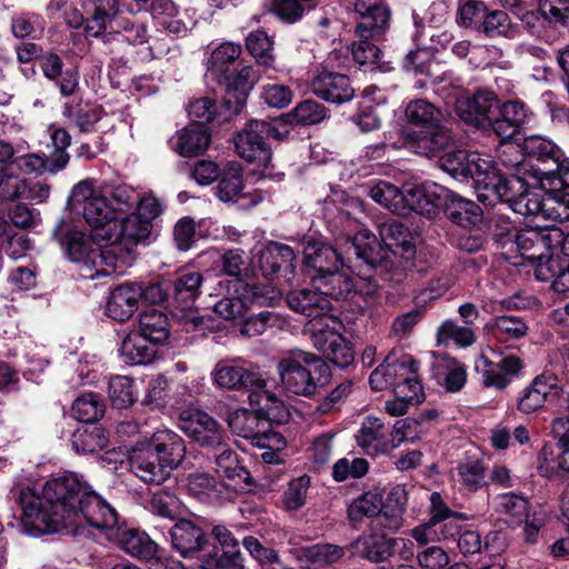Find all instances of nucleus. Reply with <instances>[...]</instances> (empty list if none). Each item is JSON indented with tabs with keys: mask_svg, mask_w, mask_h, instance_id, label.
Here are the masks:
<instances>
[{
	"mask_svg": "<svg viewBox=\"0 0 569 569\" xmlns=\"http://www.w3.org/2000/svg\"><path fill=\"white\" fill-rule=\"evenodd\" d=\"M83 491H88L73 476L50 479L42 498L30 489L20 493L21 526L27 533H59L77 522V508Z\"/></svg>",
	"mask_w": 569,
	"mask_h": 569,
	"instance_id": "obj_1",
	"label": "nucleus"
},
{
	"mask_svg": "<svg viewBox=\"0 0 569 569\" xmlns=\"http://www.w3.org/2000/svg\"><path fill=\"white\" fill-rule=\"evenodd\" d=\"M186 456L184 441L180 436L162 430L150 441L134 446L128 457L131 471L146 483L160 485Z\"/></svg>",
	"mask_w": 569,
	"mask_h": 569,
	"instance_id": "obj_2",
	"label": "nucleus"
},
{
	"mask_svg": "<svg viewBox=\"0 0 569 569\" xmlns=\"http://www.w3.org/2000/svg\"><path fill=\"white\" fill-rule=\"evenodd\" d=\"M382 242L367 229L359 230L349 242L348 250L369 269L388 267V254L410 258L415 253L409 229L398 220L385 222L379 228Z\"/></svg>",
	"mask_w": 569,
	"mask_h": 569,
	"instance_id": "obj_3",
	"label": "nucleus"
},
{
	"mask_svg": "<svg viewBox=\"0 0 569 569\" xmlns=\"http://www.w3.org/2000/svg\"><path fill=\"white\" fill-rule=\"evenodd\" d=\"M280 387L288 396L313 398L331 379L330 367L313 353L293 351L277 365Z\"/></svg>",
	"mask_w": 569,
	"mask_h": 569,
	"instance_id": "obj_4",
	"label": "nucleus"
},
{
	"mask_svg": "<svg viewBox=\"0 0 569 569\" xmlns=\"http://www.w3.org/2000/svg\"><path fill=\"white\" fill-rule=\"evenodd\" d=\"M391 350L383 362L370 375L369 383L376 391L392 389L402 398L417 399L422 395V386L418 380V362L410 355L396 357Z\"/></svg>",
	"mask_w": 569,
	"mask_h": 569,
	"instance_id": "obj_5",
	"label": "nucleus"
},
{
	"mask_svg": "<svg viewBox=\"0 0 569 569\" xmlns=\"http://www.w3.org/2000/svg\"><path fill=\"white\" fill-rule=\"evenodd\" d=\"M212 378L219 387L250 391L248 396L250 405L267 415L272 408L282 407V402L277 396L264 389L266 381L261 376L241 365L218 362Z\"/></svg>",
	"mask_w": 569,
	"mask_h": 569,
	"instance_id": "obj_6",
	"label": "nucleus"
},
{
	"mask_svg": "<svg viewBox=\"0 0 569 569\" xmlns=\"http://www.w3.org/2000/svg\"><path fill=\"white\" fill-rule=\"evenodd\" d=\"M70 200L73 204H82V214L91 227V239L94 242L110 240L111 229H114L117 216L103 191H97L88 181L76 184L71 191Z\"/></svg>",
	"mask_w": 569,
	"mask_h": 569,
	"instance_id": "obj_7",
	"label": "nucleus"
},
{
	"mask_svg": "<svg viewBox=\"0 0 569 569\" xmlns=\"http://www.w3.org/2000/svg\"><path fill=\"white\" fill-rule=\"evenodd\" d=\"M526 150L539 162L536 164V181L543 189L569 188V158L551 141L530 137Z\"/></svg>",
	"mask_w": 569,
	"mask_h": 569,
	"instance_id": "obj_8",
	"label": "nucleus"
},
{
	"mask_svg": "<svg viewBox=\"0 0 569 569\" xmlns=\"http://www.w3.org/2000/svg\"><path fill=\"white\" fill-rule=\"evenodd\" d=\"M340 322L328 315L318 319H310L303 328L312 346L329 361L340 368H346L355 360L352 346L338 331Z\"/></svg>",
	"mask_w": 569,
	"mask_h": 569,
	"instance_id": "obj_9",
	"label": "nucleus"
},
{
	"mask_svg": "<svg viewBox=\"0 0 569 569\" xmlns=\"http://www.w3.org/2000/svg\"><path fill=\"white\" fill-rule=\"evenodd\" d=\"M62 246L70 260L81 264V276L86 279H96L100 276H111L117 273L113 268L112 259L114 251L103 247L93 246L84 233L80 231H69Z\"/></svg>",
	"mask_w": 569,
	"mask_h": 569,
	"instance_id": "obj_10",
	"label": "nucleus"
},
{
	"mask_svg": "<svg viewBox=\"0 0 569 569\" xmlns=\"http://www.w3.org/2000/svg\"><path fill=\"white\" fill-rule=\"evenodd\" d=\"M114 229H111L110 240H104L108 250L114 251L112 259L117 273H124L134 260V250L139 241L146 239L151 232V224L142 221L139 216L131 212L120 220L114 221Z\"/></svg>",
	"mask_w": 569,
	"mask_h": 569,
	"instance_id": "obj_11",
	"label": "nucleus"
},
{
	"mask_svg": "<svg viewBox=\"0 0 569 569\" xmlns=\"http://www.w3.org/2000/svg\"><path fill=\"white\" fill-rule=\"evenodd\" d=\"M289 134V129L278 127L276 120H251L248 126L238 133L234 139V148L239 157L248 162H257L259 166L268 167L271 161V148L267 142L268 138L277 140Z\"/></svg>",
	"mask_w": 569,
	"mask_h": 569,
	"instance_id": "obj_12",
	"label": "nucleus"
},
{
	"mask_svg": "<svg viewBox=\"0 0 569 569\" xmlns=\"http://www.w3.org/2000/svg\"><path fill=\"white\" fill-rule=\"evenodd\" d=\"M565 231L557 226L527 227L515 236V244L520 254L527 260L545 259L547 252H561Z\"/></svg>",
	"mask_w": 569,
	"mask_h": 569,
	"instance_id": "obj_13",
	"label": "nucleus"
},
{
	"mask_svg": "<svg viewBox=\"0 0 569 569\" xmlns=\"http://www.w3.org/2000/svg\"><path fill=\"white\" fill-rule=\"evenodd\" d=\"M181 431L197 446L209 451H219L227 446L228 438L220 423L207 412L196 410L181 416Z\"/></svg>",
	"mask_w": 569,
	"mask_h": 569,
	"instance_id": "obj_14",
	"label": "nucleus"
},
{
	"mask_svg": "<svg viewBox=\"0 0 569 569\" xmlns=\"http://www.w3.org/2000/svg\"><path fill=\"white\" fill-rule=\"evenodd\" d=\"M84 523L96 530H111L117 527L118 513L93 491H83L77 508V522L70 526L68 533L84 529Z\"/></svg>",
	"mask_w": 569,
	"mask_h": 569,
	"instance_id": "obj_15",
	"label": "nucleus"
},
{
	"mask_svg": "<svg viewBox=\"0 0 569 569\" xmlns=\"http://www.w3.org/2000/svg\"><path fill=\"white\" fill-rule=\"evenodd\" d=\"M401 139L407 150L427 158L438 156L453 143L450 129L442 122L420 130L403 128Z\"/></svg>",
	"mask_w": 569,
	"mask_h": 569,
	"instance_id": "obj_16",
	"label": "nucleus"
},
{
	"mask_svg": "<svg viewBox=\"0 0 569 569\" xmlns=\"http://www.w3.org/2000/svg\"><path fill=\"white\" fill-rule=\"evenodd\" d=\"M352 238H348L346 241L347 247ZM347 257L338 252V250L331 244L319 241L309 240L303 247V262L305 268L311 280H316L320 276L328 272L337 271L342 267H349L351 262L350 256L352 251L347 249Z\"/></svg>",
	"mask_w": 569,
	"mask_h": 569,
	"instance_id": "obj_17",
	"label": "nucleus"
},
{
	"mask_svg": "<svg viewBox=\"0 0 569 569\" xmlns=\"http://www.w3.org/2000/svg\"><path fill=\"white\" fill-rule=\"evenodd\" d=\"M203 280L204 278L200 271L182 270L177 273L170 284V296L177 307H180L183 311L181 318L184 325H191L194 329L202 326L203 318L197 316L190 309L201 293Z\"/></svg>",
	"mask_w": 569,
	"mask_h": 569,
	"instance_id": "obj_18",
	"label": "nucleus"
},
{
	"mask_svg": "<svg viewBox=\"0 0 569 569\" xmlns=\"http://www.w3.org/2000/svg\"><path fill=\"white\" fill-rule=\"evenodd\" d=\"M121 550L147 563L149 569H181V562L167 556L150 536H114Z\"/></svg>",
	"mask_w": 569,
	"mask_h": 569,
	"instance_id": "obj_19",
	"label": "nucleus"
},
{
	"mask_svg": "<svg viewBox=\"0 0 569 569\" xmlns=\"http://www.w3.org/2000/svg\"><path fill=\"white\" fill-rule=\"evenodd\" d=\"M497 109V96L489 90H478L457 104L460 118L477 128H491Z\"/></svg>",
	"mask_w": 569,
	"mask_h": 569,
	"instance_id": "obj_20",
	"label": "nucleus"
},
{
	"mask_svg": "<svg viewBox=\"0 0 569 569\" xmlns=\"http://www.w3.org/2000/svg\"><path fill=\"white\" fill-rule=\"evenodd\" d=\"M353 10L359 16L356 27L358 37L383 39L389 29L390 10L378 0H356Z\"/></svg>",
	"mask_w": 569,
	"mask_h": 569,
	"instance_id": "obj_21",
	"label": "nucleus"
},
{
	"mask_svg": "<svg viewBox=\"0 0 569 569\" xmlns=\"http://www.w3.org/2000/svg\"><path fill=\"white\" fill-rule=\"evenodd\" d=\"M311 91L320 99L331 103H345L355 96V89L348 76L323 69L313 76Z\"/></svg>",
	"mask_w": 569,
	"mask_h": 569,
	"instance_id": "obj_22",
	"label": "nucleus"
},
{
	"mask_svg": "<svg viewBox=\"0 0 569 569\" xmlns=\"http://www.w3.org/2000/svg\"><path fill=\"white\" fill-rule=\"evenodd\" d=\"M358 446L370 456L388 453L395 449L389 427L379 418L366 417L356 435Z\"/></svg>",
	"mask_w": 569,
	"mask_h": 569,
	"instance_id": "obj_23",
	"label": "nucleus"
},
{
	"mask_svg": "<svg viewBox=\"0 0 569 569\" xmlns=\"http://www.w3.org/2000/svg\"><path fill=\"white\" fill-rule=\"evenodd\" d=\"M211 143V132L203 124L190 123L178 130L169 140L170 148L184 158L198 157L207 151Z\"/></svg>",
	"mask_w": 569,
	"mask_h": 569,
	"instance_id": "obj_24",
	"label": "nucleus"
},
{
	"mask_svg": "<svg viewBox=\"0 0 569 569\" xmlns=\"http://www.w3.org/2000/svg\"><path fill=\"white\" fill-rule=\"evenodd\" d=\"M349 518L352 521H359L362 517L377 518V522L388 530H397L401 519L398 515L389 517L387 512H382L381 495L368 491L356 499L348 509Z\"/></svg>",
	"mask_w": 569,
	"mask_h": 569,
	"instance_id": "obj_25",
	"label": "nucleus"
},
{
	"mask_svg": "<svg viewBox=\"0 0 569 569\" xmlns=\"http://www.w3.org/2000/svg\"><path fill=\"white\" fill-rule=\"evenodd\" d=\"M39 67L43 76L54 81L63 97L73 96L79 87V73L73 68L63 69V61L56 52L42 53Z\"/></svg>",
	"mask_w": 569,
	"mask_h": 569,
	"instance_id": "obj_26",
	"label": "nucleus"
},
{
	"mask_svg": "<svg viewBox=\"0 0 569 569\" xmlns=\"http://www.w3.org/2000/svg\"><path fill=\"white\" fill-rule=\"evenodd\" d=\"M141 293L137 282H126L116 287L107 301V315L121 322L130 319L138 309Z\"/></svg>",
	"mask_w": 569,
	"mask_h": 569,
	"instance_id": "obj_27",
	"label": "nucleus"
},
{
	"mask_svg": "<svg viewBox=\"0 0 569 569\" xmlns=\"http://www.w3.org/2000/svg\"><path fill=\"white\" fill-rule=\"evenodd\" d=\"M499 113L492 121L491 129L502 140L512 138L528 122L530 112L527 106L518 100H510L498 106Z\"/></svg>",
	"mask_w": 569,
	"mask_h": 569,
	"instance_id": "obj_28",
	"label": "nucleus"
},
{
	"mask_svg": "<svg viewBox=\"0 0 569 569\" xmlns=\"http://www.w3.org/2000/svg\"><path fill=\"white\" fill-rule=\"evenodd\" d=\"M439 167L455 179L467 180L470 178L472 180L479 170L488 168V160L478 153L455 150L440 157Z\"/></svg>",
	"mask_w": 569,
	"mask_h": 569,
	"instance_id": "obj_29",
	"label": "nucleus"
},
{
	"mask_svg": "<svg viewBox=\"0 0 569 569\" xmlns=\"http://www.w3.org/2000/svg\"><path fill=\"white\" fill-rule=\"evenodd\" d=\"M295 261L292 248L278 242L270 243L259 254V267L266 278H273L281 272L292 274Z\"/></svg>",
	"mask_w": 569,
	"mask_h": 569,
	"instance_id": "obj_30",
	"label": "nucleus"
},
{
	"mask_svg": "<svg viewBox=\"0 0 569 569\" xmlns=\"http://www.w3.org/2000/svg\"><path fill=\"white\" fill-rule=\"evenodd\" d=\"M287 303L291 310L310 319L326 317L332 310L330 300L318 288L292 290L287 295Z\"/></svg>",
	"mask_w": 569,
	"mask_h": 569,
	"instance_id": "obj_31",
	"label": "nucleus"
},
{
	"mask_svg": "<svg viewBox=\"0 0 569 569\" xmlns=\"http://www.w3.org/2000/svg\"><path fill=\"white\" fill-rule=\"evenodd\" d=\"M86 14L84 33L97 38L106 32L107 26L118 13V0H82Z\"/></svg>",
	"mask_w": 569,
	"mask_h": 569,
	"instance_id": "obj_32",
	"label": "nucleus"
},
{
	"mask_svg": "<svg viewBox=\"0 0 569 569\" xmlns=\"http://www.w3.org/2000/svg\"><path fill=\"white\" fill-rule=\"evenodd\" d=\"M527 138L525 141H527ZM539 161L533 159L526 150V142L522 146L511 142H503L498 151L497 164L507 170L506 173L528 174L536 180V164Z\"/></svg>",
	"mask_w": 569,
	"mask_h": 569,
	"instance_id": "obj_33",
	"label": "nucleus"
},
{
	"mask_svg": "<svg viewBox=\"0 0 569 569\" xmlns=\"http://www.w3.org/2000/svg\"><path fill=\"white\" fill-rule=\"evenodd\" d=\"M226 104L232 112L238 113L247 102L248 92L258 80L257 72L253 67L246 66L236 73L226 76Z\"/></svg>",
	"mask_w": 569,
	"mask_h": 569,
	"instance_id": "obj_34",
	"label": "nucleus"
},
{
	"mask_svg": "<svg viewBox=\"0 0 569 569\" xmlns=\"http://www.w3.org/2000/svg\"><path fill=\"white\" fill-rule=\"evenodd\" d=\"M221 536H171L172 547L184 558H196L207 565L217 556Z\"/></svg>",
	"mask_w": 569,
	"mask_h": 569,
	"instance_id": "obj_35",
	"label": "nucleus"
},
{
	"mask_svg": "<svg viewBox=\"0 0 569 569\" xmlns=\"http://www.w3.org/2000/svg\"><path fill=\"white\" fill-rule=\"evenodd\" d=\"M445 213L456 224L469 229L482 219L480 207L457 193L450 192L445 199Z\"/></svg>",
	"mask_w": 569,
	"mask_h": 569,
	"instance_id": "obj_36",
	"label": "nucleus"
},
{
	"mask_svg": "<svg viewBox=\"0 0 569 569\" xmlns=\"http://www.w3.org/2000/svg\"><path fill=\"white\" fill-rule=\"evenodd\" d=\"M228 425L237 436L252 440H259L269 427L268 421L261 417L258 410L247 409H237L230 412Z\"/></svg>",
	"mask_w": 569,
	"mask_h": 569,
	"instance_id": "obj_37",
	"label": "nucleus"
},
{
	"mask_svg": "<svg viewBox=\"0 0 569 569\" xmlns=\"http://www.w3.org/2000/svg\"><path fill=\"white\" fill-rule=\"evenodd\" d=\"M405 216L411 211L432 217L440 207V197L420 184L403 187Z\"/></svg>",
	"mask_w": 569,
	"mask_h": 569,
	"instance_id": "obj_38",
	"label": "nucleus"
},
{
	"mask_svg": "<svg viewBox=\"0 0 569 569\" xmlns=\"http://www.w3.org/2000/svg\"><path fill=\"white\" fill-rule=\"evenodd\" d=\"M327 117V109L321 103L307 99L298 103L290 112L274 118L276 124L281 130L288 126H310L322 121Z\"/></svg>",
	"mask_w": 569,
	"mask_h": 569,
	"instance_id": "obj_39",
	"label": "nucleus"
},
{
	"mask_svg": "<svg viewBox=\"0 0 569 569\" xmlns=\"http://www.w3.org/2000/svg\"><path fill=\"white\" fill-rule=\"evenodd\" d=\"M338 545L319 543L297 549V559L307 569H319L337 562L343 556Z\"/></svg>",
	"mask_w": 569,
	"mask_h": 569,
	"instance_id": "obj_40",
	"label": "nucleus"
},
{
	"mask_svg": "<svg viewBox=\"0 0 569 569\" xmlns=\"http://www.w3.org/2000/svg\"><path fill=\"white\" fill-rule=\"evenodd\" d=\"M472 181L480 202L492 207L501 202V169L495 167L491 161L488 160V168L479 170L472 178Z\"/></svg>",
	"mask_w": 569,
	"mask_h": 569,
	"instance_id": "obj_41",
	"label": "nucleus"
},
{
	"mask_svg": "<svg viewBox=\"0 0 569 569\" xmlns=\"http://www.w3.org/2000/svg\"><path fill=\"white\" fill-rule=\"evenodd\" d=\"M243 172L238 162H228L222 169L216 187L217 197L223 202H237L244 197Z\"/></svg>",
	"mask_w": 569,
	"mask_h": 569,
	"instance_id": "obj_42",
	"label": "nucleus"
},
{
	"mask_svg": "<svg viewBox=\"0 0 569 569\" xmlns=\"http://www.w3.org/2000/svg\"><path fill=\"white\" fill-rule=\"evenodd\" d=\"M137 331L151 343L163 345L170 335L168 317L153 308L146 310L139 315Z\"/></svg>",
	"mask_w": 569,
	"mask_h": 569,
	"instance_id": "obj_43",
	"label": "nucleus"
},
{
	"mask_svg": "<svg viewBox=\"0 0 569 569\" xmlns=\"http://www.w3.org/2000/svg\"><path fill=\"white\" fill-rule=\"evenodd\" d=\"M120 352L130 365H146L154 359L157 350L156 345L136 330L129 332L122 340Z\"/></svg>",
	"mask_w": 569,
	"mask_h": 569,
	"instance_id": "obj_44",
	"label": "nucleus"
},
{
	"mask_svg": "<svg viewBox=\"0 0 569 569\" xmlns=\"http://www.w3.org/2000/svg\"><path fill=\"white\" fill-rule=\"evenodd\" d=\"M71 443L77 452L93 453L108 446L109 437L102 426L89 423L76 429L71 436Z\"/></svg>",
	"mask_w": 569,
	"mask_h": 569,
	"instance_id": "obj_45",
	"label": "nucleus"
},
{
	"mask_svg": "<svg viewBox=\"0 0 569 569\" xmlns=\"http://www.w3.org/2000/svg\"><path fill=\"white\" fill-rule=\"evenodd\" d=\"M216 457L217 472L233 482L234 486L251 485L252 479L249 471L240 465L238 455L228 445L220 449Z\"/></svg>",
	"mask_w": 569,
	"mask_h": 569,
	"instance_id": "obj_46",
	"label": "nucleus"
},
{
	"mask_svg": "<svg viewBox=\"0 0 569 569\" xmlns=\"http://www.w3.org/2000/svg\"><path fill=\"white\" fill-rule=\"evenodd\" d=\"M535 261H537L536 278L542 282L551 281V287L556 291V281L569 271V257L559 250H552L546 253L545 259Z\"/></svg>",
	"mask_w": 569,
	"mask_h": 569,
	"instance_id": "obj_47",
	"label": "nucleus"
},
{
	"mask_svg": "<svg viewBox=\"0 0 569 569\" xmlns=\"http://www.w3.org/2000/svg\"><path fill=\"white\" fill-rule=\"evenodd\" d=\"M436 340L438 346H448L453 342L460 348H468L476 342L477 338L471 327L460 326L456 320L447 319L437 328Z\"/></svg>",
	"mask_w": 569,
	"mask_h": 569,
	"instance_id": "obj_48",
	"label": "nucleus"
},
{
	"mask_svg": "<svg viewBox=\"0 0 569 569\" xmlns=\"http://www.w3.org/2000/svg\"><path fill=\"white\" fill-rule=\"evenodd\" d=\"M106 410V405L99 393L87 392L80 395L72 403L71 415L84 425L94 423Z\"/></svg>",
	"mask_w": 569,
	"mask_h": 569,
	"instance_id": "obj_49",
	"label": "nucleus"
},
{
	"mask_svg": "<svg viewBox=\"0 0 569 569\" xmlns=\"http://www.w3.org/2000/svg\"><path fill=\"white\" fill-rule=\"evenodd\" d=\"M312 281L327 299H347L353 289V281L346 273L341 272L340 269L330 271L328 274L325 273Z\"/></svg>",
	"mask_w": 569,
	"mask_h": 569,
	"instance_id": "obj_50",
	"label": "nucleus"
},
{
	"mask_svg": "<svg viewBox=\"0 0 569 569\" xmlns=\"http://www.w3.org/2000/svg\"><path fill=\"white\" fill-rule=\"evenodd\" d=\"M370 198L389 211L405 216L403 189L388 181H379L369 190Z\"/></svg>",
	"mask_w": 569,
	"mask_h": 569,
	"instance_id": "obj_51",
	"label": "nucleus"
},
{
	"mask_svg": "<svg viewBox=\"0 0 569 569\" xmlns=\"http://www.w3.org/2000/svg\"><path fill=\"white\" fill-rule=\"evenodd\" d=\"M248 290L233 292L228 288V295L217 301L213 306V311L226 320H234L242 318L249 308V297L244 295Z\"/></svg>",
	"mask_w": 569,
	"mask_h": 569,
	"instance_id": "obj_52",
	"label": "nucleus"
},
{
	"mask_svg": "<svg viewBox=\"0 0 569 569\" xmlns=\"http://www.w3.org/2000/svg\"><path fill=\"white\" fill-rule=\"evenodd\" d=\"M405 113L409 123L418 126L421 129L441 122L440 110L423 99L409 102Z\"/></svg>",
	"mask_w": 569,
	"mask_h": 569,
	"instance_id": "obj_53",
	"label": "nucleus"
},
{
	"mask_svg": "<svg viewBox=\"0 0 569 569\" xmlns=\"http://www.w3.org/2000/svg\"><path fill=\"white\" fill-rule=\"evenodd\" d=\"M361 553L373 562L388 559L395 551L396 540L388 536H362L358 539Z\"/></svg>",
	"mask_w": 569,
	"mask_h": 569,
	"instance_id": "obj_54",
	"label": "nucleus"
},
{
	"mask_svg": "<svg viewBox=\"0 0 569 569\" xmlns=\"http://www.w3.org/2000/svg\"><path fill=\"white\" fill-rule=\"evenodd\" d=\"M497 339L518 340L528 333V325L519 317L498 316L487 325Z\"/></svg>",
	"mask_w": 569,
	"mask_h": 569,
	"instance_id": "obj_55",
	"label": "nucleus"
},
{
	"mask_svg": "<svg viewBox=\"0 0 569 569\" xmlns=\"http://www.w3.org/2000/svg\"><path fill=\"white\" fill-rule=\"evenodd\" d=\"M219 487L212 475L202 471L190 473L186 483L188 493L201 501L217 497L221 492Z\"/></svg>",
	"mask_w": 569,
	"mask_h": 569,
	"instance_id": "obj_56",
	"label": "nucleus"
},
{
	"mask_svg": "<svg viewBox=\"0 0 569 569\" xmlns=\"http://www.w3.org/2000/svg\"><path fill=\"white\" fill-rule=\"evenodd\" d=\"M108 395L111 405L118 409L128 408L137 400L132 380L124 376H116L109 380Z\"/></svg>",
	"mask_w": 569,
	"mask_h": 569,
	"instance_id": "obj_57",
	"label": "nucleus"
},
{
	"mask_svg": "<svg viewBox=\"0 0 569 569\" xmlns=\"http://www.w3.org/2000/svg\"><path fill=\"white\" fill-rule=\"evenodd\" d=\"M499 508L506 515L503 521L511 529H516V526L522 523L527 518L528 501L521 496L505 493L499 497Z\"/></svg>",
	"mask_w": 569,
	"mask_h": 569,
	"instance_id": "obj_58",
	"label": "nucleus"
},
{
	"mask_svg": "<svg viewBox=\"0 0 569 569\" xmlns=\"http://www.w3.org/2000/svg\"><path fill=\"white\" fill-rule=\"evenodd\" d=\"M555 201L556 199L545 202L538 193L533 192L528 187L526 192H523V194L518 198V201L513 204L512 210L522 216L543 213L555 220V213L549 210ZM557 201H559V199H557Z\"/></svg>",
	"mask_w": 569,
	"mask_h": 569,
	"instance_id": "obj_59",
	"label": "nucleus"
},
{
	"mask_svg": "<svg viewBox=\"0 0 569 569\" xmlns=\"http://www.w3.org/2000/svg\"><path fill=\"white\" fill-rule=\"evenodd\" d=\"M107 194L113 213L118 214L126 213L133 209L136 202L139 200V192L128 184H118L103 190Z\"/></svg>",
	"mask_w": 569,
	"mask_h": 569,
	"instance_id": "obj_60",
	"label": "nucleus"
},
{
	"mask_svg": "<svg viewBox=\"0 0 569 569\" xmlns=\"http://www.w3.org/2000/svg\"><path fill=\"white\" fill-rule=\"evenodd\" d=\"M310 482V477L303 475L288 483L287 489L282 493V505L286 510H299L307 503Z\"/></svg>",
	"mask_w": 569,
	"mask_h": 569,
	"instance_id": "obj_61",
	"label": "nucleus"
},
{
	"mask_svg": "<svg viewBox=\"0 0 569 569\" xmlns=\"http://www.w3.org/2000/svg\"><path fill=\"white\" fill-rule=\"evenodd\" d=\"M243 251L240 249H231L226 251L221 256V271L230 277H233V280L227 281V286L230 284L236 288V291L246 290L248 284L241 280V273L244 268V258Z\"/></svg>",
	"mask_w": 569,
	"mask_h": 569,
	"instance_id": "obj_62",
	"label": "nucleus"
},
{
	"mask_svg": "<svg viewBox=\"0 0 569 569\" xmlns=\"http://www.w3.org/2000/svg\"><path fill=\"white\" fill-rule=\"evenodd\" d=\"M480 29L489 38L512 37L515 27L512 26L507 12L502 10H486Z\"/></svg>",
	"mask_w": 569,
	"mask_h": 569,
	"instance_id": "obj_63",
	"label": "nucleus"
},
{
	"mask_svg": "<svg viewBox=\"0 0 569 569\" xmlns=\"http://www.w3.org/2000/svg\"><path fill=\"white\" fill-rule=\"evenodd\" d=\"M528 174L501 173L500 196L501 202H506L512 209L526 189L530 184Z\"/></svg>",
	"mask_w": 569,
	"mask_h": 569,
	"instance_id": "obj_64",
	"label": "nucleus"
}]
</instances>
